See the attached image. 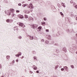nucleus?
<instances>
[{
  "instance_id": "aec40b11",
  "label": "nucleus",
  "mask_w": 77,
  "mask_h": 77,
  "mask_svg": "<svg viewBox=\"0 0 77 77\" xmlns=\"http://www.w3.org/2000/svg\"><path fill=\"white\" fill-rule=\"evenodd\" d=\"M33 58H34V60H37V57L36 56H34Z\"/></svg>"
},
{
  "instance_id": "4be33fe9",
  "label": "nucleus",
  "mask_w": 77,
  "mask_h": 77,
  "mask_svg": "<svg viewBox=\"0 0 77 77\" xmlns=\"http://www.w3.org/2000/svg\"><path fill=\"white\" fill-rule=\"evenodd\" d=\"M70 67H71V68H72V69H74V66L73 65H71Z\"/></svg>"
},
{
  "instance_id": "0eeeda50",
  "label": "nucleus",
  "mask_w": 77,
  "mask_h": 77,
  "mask_svg": "<svg viewBox=\"0 0 77 77\" xmlns=\"http://www.w3.org/2000/svg\"><path fill=\"white\" fill-rule=\"evenodd\" d=\"M24 12L26 14H29L30 13V11L29 10H24Z\"/></svg>"
},
{
  "instance_id": "09e8293b",
  "label": "nucleus",
  "mask_w": 77,
  "mask_h": 77,
  "mask_svg": "<svg viewBox=\"0 0 77 77\" xmlns=\"http://www.w3.org/2000/svg\"><path fill=\"white\" fill-rule=\"evenodd\" d=\"M13 63H15V60H14L12 62Z\"/></svg>"
},
{
  "instance_id": "ddd939ff",
  "label": "nucleus",
  "mask_w": 77,
  "mask_h": 77,
  "mask_svg": "<svg viewBox=\"0 0 77 77\" xmlns=\"http://www.w3.org/2000/svg\"><path fill=\"white\" fill-rule=\"evenodd\" d=\"M29 38L31 40H32V39H33V37L32 36H31L30 35H29Z\"/></svg>"
},
{
  "instance_id": "052dcab7",
  "label": "nucleus",
  "mask_w": 77,
  "mask_h": 77,
  "mask_svg": "<svg viewBox=\"0 0 77 77\" xmlns=\"http://www.w3.org/2000/svg\"><path fill=\"white\" fill-rule=\"evenodd\" d=\"M76 54H77V51H76Z\"/></svg>"
},
{
  "instance_id": "338daca9",
  "label": "nucleus",
  "mask_w": 77,
  "mask_h": 77,
  "mask_svg": "<svg viewBox=\"0 0 77 77\" xmlns=\"http://www.w3.org/2000/svg\"><path fill=\"white\" fill-rule=\"evenodd\" d=\"M28 1H30V0H28Z\"/></svg>"
},
{
  "instance_id": "5701e85b",
  "label": "nucleus",
  "mask_w": 77,
  "mask_h": 77,
  "mask_svg": "<svg viewBox=\"0 0 77 77\" xmlns=\"http://www.w3.org/2000/svg\"><path fill=\"white\" fill-rule=\"evenodd\" d=\"M66 32H67V33H69V32L70 31H69V29H67L66 30Z\"/></svg>"
},
{
  "instance_id": "6e6d98bb",
  "label": "nucleus",
  "mask_w": 77,
  "mask_h": 77,
  "mask_svg": "<svg viewBox=\"0 0 77 77\" xmlns=\"http://www.w3.org/2000/svg\"><path fill=\"white\" fill-rule=\"evenodd\" d=\"M55 45H57V43H55Z\"/></svg>"
},
{
  "instance_id": "bf43d9fd",
  "label": "nucleus",
  "mask_w": 77,
  "mask_h": 77,
  "mask_svg": "<svg viewBox=\"0 0 77 77\" xmlns=\"http://www.w3.org/2000/svg\"><path fill=\"white\" fill-rule=\"evenodd\" d=\"M2 67V66H0V68H1Z\"/></svg>"
},
{
  "instance_id": "2eb2a0df",
  "label": "nucleus",
  "mask_w": 77,
  "mask_h": 77,
  "mask_svg": "<svg viewBox=\"0 0 77 77\" xmlns=\"http://www.w3.org/2000/svg\"><path fill=\"white\" fill-rule=\"evenodd\" d=\"M60 15L63 17H64V15L63 13H62V12H60Z\"/></svg>"
},
{
  "instance_id": "49530a36",
  "label": "nucleus",
  "mask_w": 77,
  "mask_h": 77,
  "mask_svg": "<svg viewBox=\"0 0 77 77\" xmlns=\"http://www.w3.org/2000/svg\"><path fill=\"white\" fill-rule=\"evenodd\" d=\"M60 35H62V32L61 31H60Z\"/></svg>"
},
{
  "instance_id": "f8f14e48",
  "label": "nucleus",
  "mask_w": 77,
  "mask_h": 77,
  "mask_svg": "<svg viewBox=\"0 0 77 77\" xmlns=\"http://www.w3.org/2000/svg\"><path fill=\"white\" fill-rule=\"evenodd\" d=\"M10 57L9 55H7L6 56V59H8V60H9L10 59Z\"/></svg>"
},
{
  "instance_id": "393cba45",
  "label": "nucleus",
  "mask_w": 77,
  "mask_h": 77,
  "mask_svg": "<svg viewBox=\"0 0 77 77\" xmlns=\"http://www.w3.org/2000/svg\"><path fill=\"white\" fill-rule=\"evenodd\" d=\"M42 29V27L41 26H40L38 28V29L39 30H41Z\"/></svg>"
},
{
  "instance_id": "58836bf2",
  "label": "nucleus",
  "mask_w": 77,
  "mask_h": 77,
  "mask_svg": "<svg viewBox=\"0 0 77 77\" xmlns=\"http://www.w3.org/2000/svg\"><path fill=\"white\" fill-rule=\"evenodd\" d=\"M16 12L17 13H18V12H20V11H19V10H16Z\"/></svg>"
},
{
  "instance_id": "7c9ffc66",
  "label": "nucleus",
  "mask_w": 77,
  "mask_h": 77,
  "mask_svg": "<svg viewBox=\"0 0 77 77\" xmlns=\"http://www.w3.org/2000/svg\"><path fill=\"white\" fill-rule=\"evenodd\" d=\"M9 21H10L9 19H8L6 20V22H7V23H9Z\"/></svg>"
},
{
  "instance_id": "9d476101",
  "label": "nucleus",
  "mask_w": 77,
  "mask_h": 77,
  "mask_svg": "<svg viewBox=\"0 0 77 77\" xmlns=\"http://www.w3.org/2000/svg\"><path fill=\"white\" fill-rule=\"evenodd\" d=\"M33 68L34 69H35V70H36V69H37V67L35 65H33Z\"/></svg>"
},
{
  "instance_id": "8fccbe9b",
  "label": "nucleus",
  "mask_w": 77,
  "mask_h": 77,
  "mask_svg": "<svg viewBox=\"0 0 77 77\" xmlns=\"http://www.w3.org/2000/svg\"><path fill=\"white\" fill-rule=\"evenodd\" d=\"M24 71L25 72H27V70H26V69H25Z\"/></svg>"
},
{
  "instance_id": "4d7b16f0",
  "label": "nucleus",
  "mask_w": 77,
  "mask_h": 77,
  "mask_svg": "<svg viewBox=\"0 0 77 77\" xmlns=\"http://www.w3.org/2000/svg\"><path fill=\"white\" fill-rule=\"evenodd\" d=\"M59 68H62V66H59Z\"/></svg>"
},
{
  "instance_id": "cd10ccee",
  "label": "nucleus",
  "mask_w": 77,
  "mask_h": 77,
  "mask_svg": "<svg viewBox=\"0 0 77 77\" xmlns=\"http://www.w3.org/2000/svg\"><path fill=\"white\" fill-rule=\"evenodd\" d=\"M15 15H16L14 13H12V17H14V16H15Z\"/></svg>"
},
{
  "instance_id": "e2e57ef3",
  "label": "nucleus",
  "mask_w": 77,
  "mask_h": 77,
  "mask_svg": "<svg viewBox=\"0 0 77 77\" xmlns=\"http://www.w3.org/2000/svg\"><path fill=\"white\" fill-rule=\"evenodd\" d=\"M76 20H77V17H76Z\"/></svg>"
},
{
  "instance_id": "20e7f679",
  "label": "nucleus",
  "mask_w": 77,
  "mask_h": 77,
  "mask_svg": "<svg viewBox=\"0 0 77 77\" xmlns=\"http://www.w3.org/2000/svg\"><path fill=\"white\" fill-rule=\"evenodd\" d=\"M18 17H19L20 19H23L24 18V17L23 15H21L20 14H18L17 15Z\"/></svg>"
},
{
  "instance_id": "72a5a7b5",
  "label": "nucleus",
  "mask_w": 77,
  "mask_h": 77,
  "mask_svg": "<svg viewBox=\"0 0 77 77\" xmlns=\"http://www.w3.org/2000/svg\"><path fill=\"white\" fill-rule=\"evenodd\" d=\"M73 24L74 25H76V24H77V23H76L75 22H73Z\"/></svg>"
},
{
  "instance_id": "dca6fc26",
  "label": "nucleus",
  "mask_w": 77,
  "mask_h": 77,
  "mask_svg": "<svg viewBox=\"0 0 77 77\" xmlns=\"http://www.w3.org/2000/svg\"><path fill=\"white\" fill-rule=\"evenodd\" d=\"M5 76L6 77H8L9 76V74L8 73H6L5 74Z\"/></svg>"
},
{
  "instance_id": "f257e3e1",
  "label": "nucleus",
  "mask_w": 77,
  "mask_h": 77,
  "mask_svg": "<svg viewBox=\"0 0 77 77\" xmlns=\"http://www.w3.org/2000/svg\"><path fill=\"white\" fill-rule=\"evenodd\" d=\"M14 11V9L13 8L8 10L7 11L8 15H11V12H13Z\"/></svg>"
},
{
  "instance_id": "79ce46f5",
  "label": "nucleus",
  "mask_w": 77,
  "mask_h": 77,
  "mask_svg": "<svg viewBox=\"0 0 77 77\" xmlns=\"http://www.w3.org/2000/svg\"><path fill=\"white\" fill-rule=\"evenodd\" d=\"M44 41H44V39H42V42H44Z\"/></svg>"
},
{
  "instance_id": "2f4dec72",
  "label": "nucleus",
  "mask_w": 77,
  "mask_h": 77,
  "mask_svg": "<svg viewBox=\"0 0 77 77\" xmlns=\"http://www.w3.org/2000/svg\"><path fill=\"white\" fill-rule=\"evenodd\" d=\"M43 20H44L45 21H46V20H47V18H45V17H44L43 18Z\"/></svg>"
},
{
  "instance_id": "a18cd8bd",
  "label": "nucleus",
  "mask_w": 77,
  "mask_h": 77,
  "mask_svg": "<svg viewBox=\"0 0 77 77\" xmlns=\"http://www.w3.org/2000/svg\"><path fill=\"white\" fill-rule=\"evenodd\" d=\"M61 71H63L64 70V69L63 68H62L61 69Z\"/></svg>"
},
{
  "instance_id": "9b49d317",
  "label": "nucleus",
  "mask_w": 77,
  "mask_h": 77,
  "mask_svg": "<svg viewBox=\"0 0 77 77\" xmlns=\"http://www.w3.org/2000/svg\"><path fill=\"white\" fill-rule=\"evenodd\" d=\"M61 5L62 6H63L64 8H65L66 7V6L65 5V3L62 2V3L61 4Z\"/></svg>"
},
{
  "instance_id": "de8ad7c7",
  "label": "nucleus",
  "mask_w": 77,
  "mask_h": 77,
  "mask_svg": "<svg viewBox=\"0 0 77 77\" xmlns=\"http://www.w3.org/2000/svg\"><path fill=\"white\" fill-rule=\"evenodd\" d=\"M29 72H30V73L31 74H32V73H33V72H32V71H30Z\"/></svg>"
},
{
  "instance_id": "ea45409f",
  "label": "nucleus",
  "mask_w": 77,
  "mask_h": 77,
  "mask_svg": "<svg viewBox=\"0 0 77 77\" xmlns=\"http://www.w3.org/2000/svg\"><path fill=\"white\" fill-rule=\"evenodd\" d=\"M17 62H18V59H17L16 60Z\"/></svg>"
},
{
  "instance_id": "37998d69",
  "label": "nucleus",
  "mask_w": 77,
  "mask_h": 77,
  "mask_svg": "<svg viewBox=\"0 0 77 77\" xmlns=\"http://www.w3.org/2000/svg\"><path fill=\"white\" fill-rule=\"evenodd\" d=\"M57 50L56 52L57 53H59V50L58 49L57 50Z\"/></svg>"
},
{
  "instance_id": "13d9d810",
  "label": "nucleus",
  "mask_w": 77,
  "mask_h": 77,
  "mask_svg": "<svg viewBox=\"0 0 77 77\" xmlns=\"http://www.w3.org/2000/svg\"><path fill=\"white\" fill-rule=\"evenodd\" d=\"M25 5H26V6H28V5H27V4Z\"/></svg>"
},
{
  "instance_id": "f704fd0d",
  "label": "nucleus",
  "mask_w": 77,
  "mask_h": 77,
  "mask_svg": "<svg viewBox=\"0 0 77 77\" xmlns=\"http://www.w3.org/2000/svg\"><path fill=\"white\" fill-rule=\"evenodd\" d=\"M74 7L75 8V9H77V5H75Z\"/></svg>"
},
{
  "instance_id": "412c9836",
  "label": "nucleus",
  "mask_w": 77,
  "mask_h": 77,
  "mask_svg": "<svg viewBox=\"0 0 77 77\" xmlns=\"http://www.w3.org/2000/svg\"><path fill=\"white\" fill-rule=\"evenodd\" d=\"M64 68L65 69H68V67H67L66 66H65L64 67Z\"/></svg>"
},
{
  "instance_id": "7ed1b4c3",
  "label": "nucleus",
  "mask_w": 77,
  "mask_h": 77,
  "mask_svg": "<svg viewBox=\"0 0 77 77\" xmlns=\"http://www.w3.org/2000/svg\"><path fill=\"white\" fill-rule=\"evenodd\" d=\"M14 30L16 32H17L18 31V28L17 26H14L13 28Z\"/></svg>"
},
{
  "instance_id": "864d4df0",
  "label": "nucleus",
  "mask_w": 77,
  "mask_h": 77,
  "mask_svg": "<svg viewBox=\"0 0 77 77\" xmlns=\"http://www.w3.org/2000/svg\"><path fill=\"white\" fill-rule=\"evenodd\" d=\"M24 57V56H23L21 57V59H23Z\"/></svg>"
},
{
  "instance_id": "bb28decb",
  "label": "nucleus",
  "mask_w": 77,
  "mask_h": 77,
  "mask_svg": "<svg viewBox=\"0 0 77 77\" xmlns=\"http://www.w3.org/2000/svg\"><path fill=\"white\" fill-rule=\"evenodd\" d=\"M73 6H75V5H76V4L75 3V2H73Z\"/></svg>"
},
{
  "instance_id": "a19ab883",
  "label": "nucleus",
  "mask_w": 77,
  "mask_h": 77,
  "mask_svg": "<svg viewBox=\"0 0 77 77\" xmlns=\"http://www.w3.org/2000/svg\"><path fill=\"white\" fill-rule=\"evenodd\" d=\"M70 3L71 4H72V3H73V2L72 1H71L70 2Z\"/></svg>"
},
{
  "instance_id": "1a4fd4ad",
  "label": "nucleus",
  "mask_w": 77,
  "mask_h": 77,
  "mask_svg": "<svg viewBox=\"0 0 77 77\" xmlns=\"http://www.w3.org/2000/svg\"><path fill=\"white\" fill-rule=\"evenodd\" d=\"M60 31H59L58 32H57L56 34V36H60Z\"/></svg>"
},
{
  "instance_id": "473e14b6",
  "label": "nucleus",
  "mask_w": 77,
  "mask_h": 77,
  "mask_svg": "<svg viewBox=\"0 0 77 77\" xmlns=\"http://www.w3.org/2000/svg\"><path fill=\"white\" fill-rule=\"evenodd\" d=\"M33 52L34 54H36V52L35 51H33Z\"/></svg>"
},
{
  "instance_id": "c03bdc74",
  "label": "nucleus",
  "mask_w": 77,
  "mask_h": 77,
  "mask_svg": "<svg viewBox=\"0 0 77 77\" xmlns=\"http://www.w3.org/2000/svg\"><path fill=\"white\" fill-rule=\"evenodd\" d=\"M18 5L19 6H21V3H19L18 4Z\"/></svg>"
},
{
  "instance_id": "f03ea898",
  "label": "nucleus",
  "mask_w": 77,
  "mask_h": 77,
  "mask_svg": "<svg viewBox=\"0 0 77 77\" xmlns=\"http://www.w3.org/2000/svg\"><path fill=\"white\" fill-rule=\"evenodd\" d=\"M17 24L19 25L20 26L22 27H26L25 25L23 23H18Z\"/></svg>"
},
{
  "instance_id": "a878e982",
  "label": "nucleus",
  "mask_w": 77,
  "mask_h": 77,
  "mask_svg": "<svg viewBox=\"0 0 77 77\" xmlns=\"http://www.w3.org/2000/svg\"><path fill=\"white\" fill-rule=\"evenodd\" d=\"M42 23L43 26H44L45 25V23L44 22H42Z\"/></svg>"
},
{
  "instance_id": "39448f33",
  "label": "nucleus",
  "mask_w": 77,
  "mask_h": 77,
  "mask_svg": "<svg viewBox=\"0 0 77 77\" xmlns=\"http://www.w3.org/2000/svg\"><path fill=\"white\" fill-rule=\"evenodd\" d=\"M29 8L30 9H33V6L32 4L31 3L29 4Z\"/></svg>"
},
{
  "instance_id": "0e129e2a",
  "label": "nucleus",
  "mask_w": 77,
  "mask_h": 77,
  "mask_svg": "<svg viewBox=\"0 0 77 77\" xmlns=\"http://www.w3.org/2000/svg\"><path fill=\"white\" fill-rule=\"evenodd\" d=\"M24 3V2H23L22 3Z\"/></svg>"
},
{
  "instance_id": "680f3d73",
  "label": "nucleus",
  "mask_w": 77,
  "mask_h": 77,
  "mask_svg": "<svg viewBox=\"0 0 77 77\" xmlns=\"http://www.w3.org/2000/svg\"><path fill=\"white\" fill-rule=\"evenodd\" d=\"M76 36L77 37V34H76Z\"/></svg>"
},
{
  "instance_id": "e433bc0d",
  "label": "nucleus",
  "mask_w": 77,
  "mask_h": 77,
  "mask_svg": "<svg viewBox=\"0 0 77 77\" xmlns=\"http://www.w3.org/2000/svg\"><path fill=\"white\" fill-rule=\"evenodd\" d=\"M19 56H21V52L19 53Z\"/></svg>"
},
{
  "instance_id": "c85d7f7f",
  "label": "nucleus",
  "mask_w": 77,
  "mask_h": 77,
  "mask_svg": "<svg viewBox=\"0 0 77 77\" xmlns=\"http://www.w3.org/2000/svg\"><path fill=\"white\" fill-rule=\"evenodd\" d=\"M46 44H48L49 43V42L48 41H46L45 42Z\"/></svg>"
},
{
  "instance_id": "b1692460",
  "label": "nucleus",
  "mask_w": 77,
  "mask_h": 77,
  "mask_svg": "<svg viewBox=\"0 0 77 77\" xmlns=\"http://www.w3.org/2000/svg\"><path fill=\"white\" fill-rule=\"evenodd\" d=\"M15 56L16 57H20V55L18 54H16Z\"/></svg>"
},
{
  "instance_id": "774afa93",
  "label": "nucleus",
  "mask_w": 77,
  "mask_h": 77,
  "mask_svg": "<svg viewBox=\"0 0 77 77\" xmlns=\"http://www.w3.org/2000/svg\"><path fill=\"white\" fill-rule=\"evenodd\" d=\"M1 77H3V76H1Z\"/></svg>"
},
{
  "instance_id": "6ab92c4d",
  "label": "nucleus",
  "mask_w": 77,
  "mask_h": 77,
  "mask_svg": "<svg viewBox=\"0 0 77 77\" xmlns=\"http://www.w3.org/2000/svg\"><path fill=\"white\" fill-rule=\"evenodd\" d=\"M31 27L32 29H35V26L34 25H32L31 26Z\"/></svg>"
},
{
  "instance_id": "f3484780",
  "label": "nucleus",
  "mask_w": 77,
  "mask_h": 77,
  "mask_svg": "<svg viewBox=\"0 0 77 77\" xmlns=\"http://www.w3.org/2000/svg\"><path fill=\"white\" fill-rule=\"evenodd\" d=\"M59 67V65H57L55 67V69H57Z\"/></svg>"
},
{
  "instance_id": "69168bd1",
  "label": "nucleus",
  "mask_w": 77,
  "mask_h": 77,
  "mask_svg": "<svg viewBox=\"0 0 77 77\" xmlns=\"http://www.w3.org/2000/svg\"><path fill=\"white\" fill-rule=\"evenodd\" d=\"M0 66H2V65L1 64H0Z\"/></svg>"
},
{
  "instance_id": "3c124183",
  "label": "nucleus",
  "mask_w": 77,
  "mask_h": 77,
  "mask_svg": "<svg viewBox=\"0 0 77 77\" xmlns=\"http://www.w3.org/2000/svg\"><path fill=\"white\" fill-rule=\"evenodd\" d=\"M48 36H49L50 38H51V36L50 35H48Z\"/></svg>"
},
{
  "instance_id": "c756f323",
  "label": "nucleus",
  "mask_w": 77,
  "mask_h": 77,
  "mask_svg": "<svg viewBox=\"0 0 77 77\" xmlns=\"http://www.w3.org/2000/svg\"><path fill=\"white\" fill-rule=\"evenodd\" d=\"M18 38H19V39H22V36H19L18 37Z\"/></svg>"
},
{
  "instance_id": "c9c22d12",
  "label": "nucleus",
  "mask_w": 77,
  "mask_h": 77,
  "mask_svg": "<svg viewBox=\"0 0 77 77\" xmlns=\"http://www.w3.org/2000/svg\"><path fill=\"white\" fill-rule=\"evenodd\" d=\"M22 6H23V8H25V7H26V5H22Z\"/></svg>"
},
{
  "instance_id": "6e6552de",
  "label": "nucleus",
  "mask_w": 77,
  "mask_h": 77,
  "mask_svg": "<svg viewBox=\"0 0 77 77\" xmlns=\"http://www.w3.org/2000/svg\"><path fill=\"white\" fill-rule=\"evenodd\" d=\"M63 51H64L65 53H66V51H67V50H66V48H63Z\"/></svg>"
},
{
  "instance_id": "4468645a",
  "label": "nucleus",
  "mask_w": 77,
  "mask_h": 77,
  "mask_svg": "<svg viewBox=\"0 0 77 77\" xmlns=\"http://www.w3.org/2000/svg\"><path fill=\"white\" fill-rule=\"evenodd\" d=\"M29 19L30 20H32V21H34V19H33V17H29Z\"/></svg>"
},
{
  "instance_id": "603ef678",
  "label": "nucleus",
  "mask_w": 77,
  "mask_h": 77,
  "mask_svg": "<svg viewBox=\"0 0 77 77\" xmlns=\"http://www.w3.org/2000/svg\"><path fill=\"white\" fill-rule=\"evenodd\" d=\"M33 11V10L32 9H31L30 10L31 12H32Z\"/></svg>"
},
{
  "instance_id": "5fc2aeb1",
  "label": "nucleus",
  "mask_w": 77,
  "mask_h": 77,
  "mask_svg": "<svg viewBox=\"0 0 77 77\" xmlns=\"http://www.w3.org/2000/svg\"><path fill=\"white\" fill-rule=\"evenodd\" d=\"M36 73H39V71H36Z\"/></svg>"
},
{
  "instance_id": "423d86ee",
  "label": "nucleus",
  "mask_w": 77,
  "mask_h": 77,
  "mask_svg": "<svg viewBox=\"0 0 77 77\" xmlns=\"http://www.w3.org/2000/svg\"><path fill=\"white\" fill-rule=\"evenodd\" d=\"M52 9L53 10L54 12H56L57 11V10L55 9V7L54 6H52ZM55 10V11H54Z\"/></svg>"
},
{
  "instance_id": "4c0bfd02",
  "label": "nucleus",
  "mask_w": 77,
  "mask_h": 77,
  "mask_svg": "<svg viewBox=\"0 0 77 77\" xmlns=\"http://www.w3.org/2000/svg\"><path fill=\"white\" fill-rule=\"evenodd\" d=\"M45 31L46 32H49V30H48V29H46Z\"/></svg>"
},
{
  "instance_id": "a211bd4d",
  "label": "nucleus",
  "mask_w": 77,
  "mask_h": 77,
  "mask_svg": "<svg viewBox=\"0 0 77 77\" xmlns=\"http://www.w3.org/2000/svg\"><path fill=\"white\" fill-rule=\"evenodd\" d=\"M25 18H29V16H28L27 15H25Z\"/></svg>"
}]
</instances>
